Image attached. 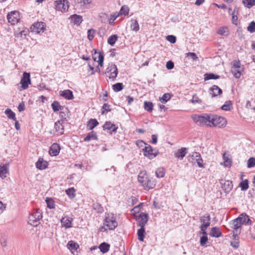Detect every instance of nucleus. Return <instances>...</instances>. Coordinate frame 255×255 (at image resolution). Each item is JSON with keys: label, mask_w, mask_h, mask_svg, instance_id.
Here are the masks:
<instances>
[{"label": "nucleus", "mask_w": 255, "mask_h": 255, "mask_svg": "<svg viewBox=\"0 0 255 255\" xmlns=\"http://www.w3.org/2000/svg\"><path fill=\"white\" fill-rule=\"evenodd\" d=\"M212 117V114H204L202 115L195 116L193 118V120L200 126L211 127Z\"/></svg>", "instance_id": "nucleus-1"}, {"label": "nucleus", "mask_w": 255, "mask_h": 255, "mask_svg": "<svg viewBox=\"0 0 255 255\" xmlns=\"http://www.w3.org/2000/svg\"><path fill=\"white\" fill-rule=\"evenodd\" d=\"M42 218V212L40 210L34 211L28 217V223L33 226L36 227L40 224Z\"/></svg>", "instance_id": "nucleus-2"}, {"label": "nucleus", "mask_w": 255, "mask_h": 255, "mask_svg": "<svg viewBox=\"0 0 255 255\" xmlns=\"http://www.w3.org/2000/svg\"><path fill=\"white\" fill-rule=\"evenodd\" d=\"M211 120V127L223 128L227 125L226 120L224 118L217 115L212 114Z\"/></svg>", "instance_id": "nucleus-3"}, {"label": "nucleus", "mask_w": 255, "mask_h": 255, "mask_svg": "<svg viewBox=\"0 0 255 255\" xmlns=\"http://www.w3.org/2000/svg\"><path fill=\"white\" fill-rule=\"evenodd\" d=\"M240 219L239 218H236L232 221L230 223V227L233 229V236L237 237V235H239L241 233L242 225L239 224L238 221Z\"/></svg>", "instance_id": "nucleus-4"}, {"label": "nucleus", "mask_w": 255, "mask_h": 255, "mask_svg": "<svg viewBox=\"0 0 255 255\" xmlns=\"http://www.w3.org/2000/svg\"><path fill=\"white\" fill-rule=\"evenodd\" d=\"M118 73V70L117 66L115 64H112L109 65L108 67L106 69L105 74L110 79L114 80L117 76Z\"/></svg>", "instance_id": "nucleus-5"}, {"label": "nucleus", "mask_w": 255, "mask_h": 255, "mask_svg": "<svg viewBox=\"0 0 255 255\" xmlns=\"http://www.w3.org/2000/svg\"><path fill=\"white\" fill-rule=\"evenodd\" d=\"M55 8L61 11H67L69 8V1L67 0H57L54 2Z\"/></svg>", "instance_id": "nucleus-6"}, {"label": "nucleus", "mask_w": 255, "mask_h": 255, "mask_svg": "<svg viewBox=\"0 0 255 255\" xmlns=\"http://www.w3.org/2000/svg\"><path fill=\"white\" fill-rule=\"evenodd\" d=\"M134 216L138 222L137 226L140 227H144L148 221V214L141 212L138 216L134 215Z\"/></svg>", "instance_id": "nucleus-7"}, {"label": "nucleus", "mask_w": 255, "mask_h": 255, "mask_svg": "<svg viewBox=\"0 0 255 255\" xmlns=\"http://www.w3.org/2000/svg\"><path fill=\"white\" fill-rule=\"evenodd\" d=\"M142 150L144 155L149 159L154 158L159 153L157 150L155 149H153L150 145H148L147 146H145Z\"/></svg>", "instance_id": "nucleus-8"}, {"label": "nucleus", "mask_w": 255, "mask_h": 255, "mask_svg": "<svg viewBox=\"0 0 255 255\" xmlns=\"http://www.w3.org/2000/svg\"><path fill=\"white\" fill-rule=\"evenodd\" d=\"M8 22L11 25H14L20 20L19 13L17 11L9 12L7 15Z\"/></svg>", "instance_id": "nucleus-9"}, {"label": "nucleus", "mask_w": 255, "mask_h": 255, "mask_svg": "<svg viewBox=\"0 0 255 255\" xmlns=\"http://www.w3.org/2000/svg\"><path fill=\"white\" fill-rule=\"evenodd\" d=\"M104 226L109 230H114L118 226V223L114 217L106 216L105 219Z\"/></svg>", "instance_id": "nucleus-10"}, {"label": "nucleus", "mask_w": 255, "mask_h": 255, "mask_svg": "<svg viewBox=\"0 0 255 255\" xmlns=\"http://www.w3.org/2000/svg\"><path fill=\"white\" fill-rule=\"evenodd\" d=\"M45 23L43 22H37L33 24L30 29L32 32L39 33L41 31H43L45 29Z\"/></svg>", "instance_id": "nucleus-11"}, {"label": "nucleus", "mask_w": 255, "mask_h": 255, "mask_svg": "<svg viewBox=\"0 0 255 255\" xmlns=\"http://www.w3.org/2000/svg\"><path fill=\"white\" fill-rule=\"evenodd\" d=\"M30 76V74L29 73L24 72L23 73L20 83L21 85V87L23 90L26 89L28 87V84L31 83Z\"/></svg>", "instance_id": "nucleus-12"}, {"label": "nucleus", "mask_w": 255, "mask_h": 255, "mask_svg": "<svg viewBox=\"0 0 255 255\" xmlns=\"http://www.w3.org/2000/svg\"><path fill=\"white\" fill-rule=\"evenodd\" d=\"M9 163L1 164L0 165V177L3 179L9 174Z\"/></svg>", "instance_id": "nucleus-13"}, {"label": "nucleus", "mask_w": 255, "mask_h": 255, "mask_svg": "<svg viewBox=\"0 0 255 255\" xmlns=\"http://www.w3.org/2000/svg\"><path fill=\"white\" fill-rule=\"evenodd\" d=\"M241 67V63L239 60H235L233 62V68L234 70H232V72L234 73V76L236 78H239L241 77V73L239 70Z\"/></svg>", "instance_id": "nucleus-14"}, {"label": "nucleus", "mask_w": 255, "mask_h": 255, "mask_svg": "<svg viewBox=\"0 0 255 255\" xmlns=\"http://www.w3.org/2000/svg\"><path fill=\"white\" fill-rule=\"evenodd\" d=\"M156 185V181L155 179L150 178L147 175V179L145 181V184L143 185L144 189L149 190L153 189Z\"/></svg>", "instance_id": "nucleus-15"}, {"label": "nucleus", "mask_w": 255, "mask_h": 255, "mask_svg": "<svg viewBox=\"0 0 255 255\" xmlns=\"http://www.w3.org/2000/svg\"><path fill=\"white\" fill-rule=\"evenodd\" d=\"M60 150L59 145L57 143H54L50 147L49 153L51 156H56L59 154Z\"/></svg>", "instance_id": "nucleus-16"}, {"label": "nucleus", "mask_w": 255, "mask_h": 255, "mask_svg": "<svg viewBox=\"0 0 255 255\" xmlns=\"http://www.w3.org/2000/svg\"><path fill=\"white\" fill-rule=\"evenodd\" d=\"M222 93V90L217 85H213L210 89V94L212 97H215Z\"/></svg>", "instance_id": "nucleus-17"}, {"label": "nucleus", "mask_w": 255, "mask_h": 255, "mask_svg": "<svg viewBox=\"0 0 255 255\" xmlns=\"http://www.w3.org/2000/svg\"><path fill=\"white\" fill-rule=\"evenodd\" d=\"M73 219L68 216L62 218L61 220L62 225L66 228H69L72 227V222Z\"/></svg>", "instance_id": "nucleus-18"}, {"label": "nucleus", "mask_w": 255, "mask_h": 255, "mask_svg": "<svg viewBox=\"0 0 255 255\" xmlns=\"http://www.w3.org/2000/svg\"><path fill=\"white\" fill-rule=\"evenodd\" d=\"M147 174L145 171H140L138 175V181L140 183L141 186L145 184V181L147 179Z\"/></svg>", "instance_id": "nucleus-19"}, {"label": "nucleus", "mask_w": 255, "mask_h": 255, "mask_svg": "<svg viewBox=\"0 0 255 255\" xmlns=\"http://www.w3.org/2000/svg\"><path fill=\"white\" fill-rule=\"evenodd\" d=\"M187 153V149L185 147H182L181 148L178 149L174 153V156H175V157H176L178 158L182 159Z\"/></svg>", "instance_id": "nucleus-20"}, {"label": "nucleus", "mask_w": 255, "mask_h": 255, "mask_svg": "<svg viewBox=\"0 0 255 255\" xmlns=\"http://www.w3.org/2000/svg\"><path fill=\"white\" fill-rule=\"evenodd\" d=\"M48 166V162L43 160L42 158H39L36 162V167L40 170L45 169Z\"/></svg>", "instance_id": "nucleus-21"}, {"label": "nucleus", "mask_w": 255, "mask_h": 255, "mask_svg": "<svg viewBox=\"0 0 255 255\" xmlns=\"http://www.w3.org/2000/svg\"><path fill=\"white\" fill-rule=\"evenodd\" d=\"M98 139V136L97 135V133L92 130L91 132H89L85 137L84 138V141H90L91 140H95Z\"/></svg>", "instance_id": "nucleus-22"}, {"label": "nucleus", "mask_w": 255, "mask_h": 255, "mask_svg": "<svg viewBox=\"0 0 255 255\" xmlns=\"http://www.w3.org/2000/svg\"><path fill=\"white\" fill-rule=\"evenodd\" d=\"M222 235L221 231L220 230V228L217 227H214L211 228L210 235L211 237L219 238L221 237Z\"/></svg>", "instance_id": "nucleus-23"}, {"label": "nucleus", "mask_w": 255, "mask_h": 255, "mask_svg": "<svg viewBox=\"0 0 255 255\" xmlns=\"http://www.w3.org/2000/svg\"><path fill=\"white\" fill-rule=\"evenodd\" d=\"M60 96L67 100H72L74 98L73 92L70 90L60 91Z\"/></svg>", "instance_id": "nucleus-24"}, {"label": "nucleus", "mask_w": 255, "mask_h": 255, "mask_svg": "<svg viewBox=\"0 0 255 255\" xmlns=\"http://www.w3.org/2000/svg\"><path fill=\"white\" fill-rule=\"evenodd\" d=\"M192 156L196 158V162L199 167L204 168L203 160L201 158V155L199 152H195L193 153Z\"/></svg>", "instance_id": "nucleus-25"}, {"label": "nucleus", "mask_w": 255, "mask_h": 255, "mask_svg": "<svg viewBox=\"0 0 255 255\" xmlns=\"http://www.w3.org/2000/svg\"><path fill=\"white\" fill-rule=\"evenodd\" d=\"M70 18L71 21L77 25H79L83 21L82 16L76 14L71 15Z\"/></svg>", "instance_id": "nucleus-26"}, {"label": "nucleus", "mask_w": 255, "mask_h": 255, "mask_svg": "<svg viewBox=\"0 0 255 255\" xmlns=\"http://www.w3.org/2000/svg\"><path fill=\"white\" fill-rule=\"evenodd\" d=\"M233 187V184L232 181L230 180L226 181L222 186L223 189L226 193L230 192L232 190Z\"/></svg>", "instance_id": "nucleus-27"}, {"label": "nucleus", "mask_w": 255, "mask_h": 255, "mask_svg": "<svg viewBox=\"0 0 255 255\" xmlns=\"http://www.w3.org/2000/svg\"><path fill=\"white\" fill-rule=\"evenodd\" d=\"M110 244L106 242H103L101 243L99 246V248L100 250V251L103 254H105L108 252L110 250Z\"/></svg>", "instance_id": "nucleus-28"}, {"label": "nucleus", "mask_w": 255, "mask_h": 255, "mask_svg": "<svg viewBox=\"0 0 255 255\" xmlns=\"http://www.w3.org/2000/svg\"><path fill=\"white\" fill-rule=\"evenodd\" d=\"M200 221L202 224L201 225H209V227L210 225L211 218L209 214H207L203 216H201L200 218Z\"/></svg>", "instance_id": "nucleus-29"}, {"label": "nucleus", "mask_w": 255, "mask_h": 255, "mask_svg": "<svg viewBox=\"0 0 255 255\" xmlns=\"http://www.w3.org/2000/svg\"><path fill=\"white\" fill-rule=\"evenodd\" d=\"M204 79L205 81H208L211 79H218L220 78V76L215 74L213 73H206L204 75Z\"/></svg>", "instance_id": "nucleus-30"}, {"label": "nucleus", "mask_w": 255, "mask_h": 255, "mask_svg": "<svg viewBox=\"0 0 255 255\" xmlns=\"http://www.w3.org/2000/svg\"><path fill=\"white\" fill-rule=\"evenodd\" d=\"M137 234L138 236V239L140 241H143L145 235V228L140 227V228L137 230Z\"/></svg>", "instance_id": "nucleus-31"}, {"label": "nucleus", "mask_w": 255, "mask_h": 255, "mask_svg": "<svg viewBox=\"0 0 255 255\" xmlns=\"http://www.w3.org/2000/svg\"><path fill=\"white\" fill-rule=\"evenodd\" d=\"M130 28L133 31H134L135 32H137L139 30V26L138 23V21L136 19H132L130 20Z\"/></svg>", "instance_id": "nucleus-32"}, {"label": "nucleus", "mask_w": 255, "mask_h": 255, "mask_svg": "<svg viewBox=\"0 0 255 255\" xmlns=\"http://www.w3.org/2000/svg\"><path fill=\"white\" fill-rule=\"evenodd\" d=\"M52 109L54 112L62 110L63 109V107L61 106L58 101H55L51 105Z\"/></svg>", "instance_id": "nucleus-33"}, {"label": "nucleus", "mask_w": 255, "mask_h": 255, "mask_svg": "<svg viewBox=\"0 0 255 255\" xmlns=\"http://www.w3.org/2000/svg\"><path fill=\"white\" fill-rule=\"evenodd\" d=\"M67 247L70 250L76 251L79 248V245L74 241H70L68 243Z\"/></svg>", "instance_id": "nucleus-34"}, {"label": "nucleus", "mask_w": 255, "mask_h": 255, "mask_svg": "<svg viewBox=\"0 0 255 255\" xmlns=\"http://www.w3.org/2000/svg\"><path fill=\"white\" fill-rule=\"evenodd\" d=\"M232 108V102L231 101H227L225 102V104L222 106L221 109L224 111H230Z\"/></svg>", "instance_id": "nucleus-35"}, {"label": "nucleus", "mask_w": 255, "mask_h": 255, "mask_svg": "<svg viewBox=\"0 0 255 255\" xmlns=\"http://www.w3.org/2000/svg\"><path fill=\"white\" fill-rule=\"evenodd\" d=\"M75 190L73 187L68 188L65 191L66 194L70 199H73L75 197Z\"/></svg>", "instance_id": "nucleus-36"}, {"label": "nucleus", "mask_w": 255, "mask_h": 255, "mask_svg": "<svg viewBox=\"0 0 255 255\" xmlns=\"http://www.w3.org/2000/svg\"><path fill=\"white\" fill-rule=\"evenodd\" d=\"M165 174V169L163 168H158L155 171V175L157 178H162Z\"/></svg>", "instance_id": "nucleus-37"}, {"label": "nucleus", "mask_w": 255, "mask_h": 255, "mask_svg": "<svg viewBox=\"0 0 255 255\" xmlns=\"http://www.w3.org/2000/svg\"><path fill=\"white\" fill-rule=\"evenodd\" d=\"M243 3L246 7L250 8L255 5V0H243Z\"/></svg>", "instance_id": "nucleus-38"}, {"label": "nucleus", "mask_w": 255, "mask_h": 255, "mask_svg": "<svg viewBox=\"0 0 255 255\" xmlns=\"http://www.w3.org/2000/svg\"><path fill=\"white\" fill-rule=\"evenodd\" d=\"M99 124L98 122L95 119H90L87 124L88 128H95Z\"/></svg>", "instance_id": "nucleus-39"}, {"label": "nucleus", "mask_w": 255, "mask_h": 255, "mask_svg": "<svg viewBox=\"0 0 255 255\" xmlns=\"http://www.w3.org/2000/svg\"><path fill=\"white\" fill-rule=\"evenodd\" d=\"M153 105L150 102H144V108L148 112H151L153 110Z\"/></svg>", "instance_id": "nucleus-40"}, {"label": "nucleus", "mask_w": 255, "mask_h": 255, "mask_svg": "<svg viewBox=\"0 0 255 255\" xmlns=\"http://www.w3.org/2000/svg\"><path fill=\"white\" fill-rule=\"evenodd\" d=\"M118 39V36L116 34L110 36L108 39V43L111 46H113Z\"/></svg>", "instance_id": "nucleus-41"}, {"label": "nucleus", "mask_w": 255, "mask_h": 255, "mask_svg": "<svg viewBox=\"0 0 255 255\" xmlns=\"http://www.w3.org/2000/svg\"><path fill=\"white\" fill-rule=\"evenodd\" d=\"M239 186L241 188L242 191H246L249 188V182L247 179L242 181L240 182Z\"/></svg>", "instance_id": "nucleus-42"}, {"label": "nucleus", "mask_w": 255, "mask_h": 255, "mask_svg": "<svg viewBox=\"0 0 255 255\" xmlns=\"http://www.w3.org/2000/svg\"><path fill=\"white\" fill-rule=\"evenodd\" d=\"M93 209L97 211L98 213H102L104 209L102 205L99 203H95L92 205Z\"/></svg>", "instance_id": "nucleus-43"}, {"label": "nucleus", "mask_w": 255, "mask_h": 255, "mask_svg": "<svg viewBox=\"0 0 255 255\" xmlns=\"http://www.w3.org/2000/svg\"><path fill=\"white\" fill-rule=\"evenodd\" d=\"M5 114L9 119L15 120V115L14 113L11 110V109H7L5 111Z\"/></svg>", "instance_id": "nucleus-44"}, {"label": "nucleus", "mask_w": 255, "mask_h": 255, "mask_svg": "<svg viewBox=\"0 0 255 255\" xmlns=\"http://www.w3.org/2000/svg\"><path fill=\"white\" fill-rule=\"evenodd\" d=\"M234 239V241L231 242V245L232 247L235 249H238L239 247V235H237V237H233Z\"/></svg>", "instance_id": "nucleus-45"}, {"label": "nucleus", "mask_w": 255, "mask_h": 255, "mask_svg": "<svg viewBox=\"0 0 255 255\" xmlns=\"http://www.w3.org/2000/svg\"><path fill=\"white\" fill-rule=\"evenodd\" d=\"M129 10L128 6L126 5H123L122 6L119 14L127 15L128 14Z\"/></svg>", "instance_id": "nucleus-46"}, {"label": "nucleus", "mask_w": 255, "mask_h": 255, "mask_svg": "<svg viewBox=\"0 0 255 255\" xmlns=\"http://www.w3.org/2000/svg\"><path fill=\"white\" fill-rule=\"evenodd\" d=\"M95 33H96V30L95 29H92V28L89 29L87 32L88 39L90 41L92 40L95 37Z\"/></svg>", "instance_id": "nucleus-47"}, {"label": "nucleus", "mask_w": 255, "mask_h": 255, "mask_svg": "<svg viewBox=\"0 0 255 255\" xmlns=\"http://www.w3.org/2000/svg\"><path fill=\"white\" fill-rule=\"evenodd\" d=\"M110 105L108 104L105 103L104 104L101 109V113L102 115L105 114V113H108V112H110L111 111V109L110 108Z\"/></svg>", "instance_id": "nucleus-48"}, {"label": "nucleus", "mask_w": 255, "mask_h": 255, "mask_svg": "<svg viewBox=\"0 0 255 255\" xmlns=\"http://www.w3.org/2000/svg\"><path fill=\"white\" fill-rule=\"evenodd\" d=\"M113 89L115 92H119L123 89V85L122 83H117L112 86Z\"/></svg>", "instance_id": "nucleus-49"}, {"label": "nucleus", "mask_w": 255, "mask_h": 255, "mask_svg": "<svg viewBox=\"0 0 255 255\" xmlns=\"http://www.w3.org/2000/svg\"><path fill=\"white\" fill-rule=\"evenodd\" d=\"M47 207L49 209H53L55 208L54 202L51 198H47L46 200Z\"/></svg>", "instance_id": "nucleus-50"}, {"label": "nucleus", "mask_w": 255, "mask_h": 255, "mask_svg": "<svg viewBox=\"0 0 255 255\" xmlns=\"http://www.w3.org/2000/svg\"><path fill=\"white\" fill-rule=\"evenodd\" d=\"M238 12L236 11V9H234V10L233 11L232 15V23L236 25H238V16H237Z\"/></svg>", "instance_id": "nucleus-51"}, {"label": "nucleus", "mask_w": 255, "mask_h": 255, "mask_svg": "<svg viewBox=\"0 0 255 255\" xmlns=\"http://www.w3.org/2000/svg\"><path fill=\"white\" fill-rule=\"evenodd\" d=\"M104 57L103 52H99L98 54V60L97 62L99 63V65L100 66H103L104 64Z\"/></svg>", "instance_id": "nucleus-52"}, {"label": "nucleus", "mask_w": 255, "mask_h": 255, "mask_svg": "<svg viewBox=\"0 0 255 255\" xmlns=\"http://www.w3.org/2000/svg\"><path fill=\"white\" fill-rule=\"evenodd\" d=\"M255 166V158L252 157H250L247 162V167L248 168H252Z\"/></svg>", "instance_id": "nucleus-53"}, {"label": "nucleus", "mask_w": 255, "mask_h": 255, "mask_svg": "<svg viewBox=\"0 0 255 255\" xmlns=\"http://www.w3.org/2000/svg\"><path fill=\"white\" fill-rule=\"evenodd\" d=\"M248 30L251 33H254L255 32V22L252 21L247 27Z\"/></svg>", "instance_id": "nucleus-54"}, {"label": "nucleus", "mask_w": 255, "mask_h": 255, "mask_svg": "<svg viewBox=\"0 0 255 255\" xmlns=\"http://www.w3.org/2000/svg\"><path fill=\"white\" fill-rule=\"evenodd\" d=\"M207 241H208L207 236L203 235V236H202L200 238V245L201 246H205V245H206Z\"/></svg>", "instance_id": "nucleus-55"}, {"label": "nucleus", "mask_w": 255, "mask_h": 255, "mask_svg": "<svg viewBox=\"0 0 255 255\" xmlns=\"http://www.w3.org/2000/svg\"><path fill=\"white\" fill-rule=\"evenodd\" d=\"M143 206V203H140L138 205L135 206L132 209V211H133V214L138 213L140 211L141 207Z\"/></svg>", "instance_id": "nucleus-56"}, {"label": "nucleus", "mask_w": 255, "mask_h": 255, "mask_svg": "<svg viewBox=\"0 0 255 255\" xmlns=\"http://www.w3.org/2000/svg\"><path fill=\"white\" fill-rule=\"evenodd\" d=\"M244 219L243 222H245V224L246 225H251L252 224V221L249 218V216L247 214L244 215Z\"/></svg>", "instance_id": "nucleus-57"}, {"label": "nucleus", "mask_w": 255, "mask_h": 255, "mask_svg": "<svg viewBox=\"0 0 255 255\" xmlns=\"http://www.w3.org/2000/svg\"><path fill=\"white\" fill-rule=\"evenodd\" d=\"M166 39L171 43H174L176 42V38L175 36L170 35L166 36Z\"/></svg>", "instance_id": "nucleus-58"}, {"label": "nucleus", "mask_w": 255, "mask_h": 255, "mask_svg": "<svg viewBox=\"0 0 255 255\" xmlns=\"http://www.w3.org/2000/svg\"><path fill=\"white\" fill-rule=\"evenodd\" d=\"M209 227V225H201L200 227V228L201 229V231H202V234L203 235H206L207 236V232L206 230L207 228Z\"/></svg>", "instance_id": "nucleus-59"}, {"label": "nucleus", "mask_w": 255, "mask_h": 255, "mask_svg": "<svg viewBox=\"0 0 255 255\" xmlns=\"http://www.w3.org/2000/svg\"><path fill=\"white\" fill-rule=\"evenodd\" d=\"M102 93L103 95V97L102 98L101 100L103 101V102L108 101V94L107 91L106 90H103Z\"/></svg>", "instance_id": "nucleus-60"}, {"label": "nucleus", "mask_w": 255, "mask_h": 255, "mask_svg": "<svg viewBox=\"0 0 255 255\" xmlns=\"http://www.w3.org/2000/svg\"><path fill=\"white\" fill-rule=\"evenodd\" d=\"M171 98V95L169 93H165L164 94L162 97V100L163 102H167Z\"/></svg>", "instance_id": "nucleus-61"}, {"label": "nucleus", "mask_w": 255, "mask_h": 255, "mask_svg": "<svg viewBox=\"0 0 255 255\" xmlns=\"http://www.w3.org/2000/svg\"><path fill=\"white\" fill-rule=\"evenodd\" d=\"M174 64L172 61H168L167 62L166 67L167 69L171 70L174 68Z\"/></svg>", "instance_id": "nucleus-62"}, {"label": "nucleus", "mask_w": 255, "mask_h": 255, "mask_svg": "<svg viewBox=\"0 0 255 255\" xmlns=\"http://www.w3.org/2000/svg\"><path fill=\"white\" fill-rule=\"evenodd\" d=\"M102 128H116L115 125L112 124L110 122H106L105 124L103 126Z\"/></svg>", "instance_id": "nucleus-63"}, {"label": "nucleus", "mask_w": 255, "mask_h": 255, "mask_svg": "<svg viewBox=\"0 0 255 255\" xmlns=\"http://www.w3.org/2000/svg\"><path fill=\"white\" fill-rule=\"evenodd\" d=\"M227 30V27H221L219 29L218 33V34H219L221 35H224L226 33Z\"/></svg>", "instance_id": "nucleus-64"}]
</instances>
